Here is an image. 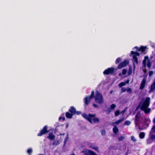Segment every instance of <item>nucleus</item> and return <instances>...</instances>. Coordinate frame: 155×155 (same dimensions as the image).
<instances>
[{"instance_id": "50", "label": "nucleus", "mask_w": 155, "mask_h": 155, "mask_svg": "<svg viewBox=\"0 0 155 155\" xmlns=\"http://www.w3.org/2000/svg\"><path fill=\"white\" fill-rule=\"evenodd\" d=\"M62 117H59V120H61V119H62Z\"/></svg>"}, {"instance_id": "11", "label": "nucleus", "mask_w": 155, "mask_h": 155, "mask_svg": "<svg viewBox=\"0 0 155 155\" xmlns=\"http://www.w3.org/2000/svg\"><path fill=\"white\" fill-rule=\"evenodd\" d=\"M124 118L119 119L117 121L112 122L111 124V125L112 126H116V125H118L121 122L124 121Z\"/></svg>"}, {"instance_id": "36", "label": "nucleus", "mask_w": 155, "mask_h": 155, "mask_svg": "<svg viewBox=\"0 0 155 155\" xmlns=\"http://www.w3.org/2000/svg\"><path fill=\"white\" fill-rule=\"evenodd\" d=\"M127 70L125 69H123L122 71V73L123 74H125L127 72Z\"/></svg>"}, {"instance_id": "49", "label": "nucleus", "mask_w": 155, "mask_h": 155, "mask_svg": "<svg viewBox=\"0 0 155 155\" xmlns=\"http://www.w3.org/2000/svg\"><path fill=\"white\" fill-rule=\"evenodd\" d=\"M62 119L63 120H65V118L64 117H62Z\"/></svg>"}, {"instance_id": "24", "label": "nucleus", "mask_w": 155, "mask_h": 155, "mask_svg": "<svg viewBox=\"0 0 155 155\" xmlns=\"http://www.w3.org/2000/svg\"><path fill=\"white\" fill-rule=\"evenodd\" d=\"M132 68L131 67H129V71L128 72V74L129 75H130L132 72Z\"/></svg>"}, {"instance_id": "5", "label": "nucleus", "mask_w": 155, "mask_h": 155, "mask_svg": "<svg viewBox=\"0 0 155 155\" xmlns=\"http://www.w3.org/2000/svg\"><path fill=\"white\" fill-rule=\"evenodd\" d=\"M94 91H92L91 92V95L89 96L86 97L84 99L85 105H87L88 104L90 100L94 97Z\"/></svg>"}, {"instance_id": "51", "label": "nucleus", "mask_w": 155, "mask_h": 155, "mask_svg": "<svg viewBox=\"0 0 155 155\" xmlns=\"http://www.w3.org/2000/svg\"><path fill=\"white\" fill-rule=\"evenodd\" d=\"M65 134L64 133L63 134H60V135H64Z\"/></svg>"}, {"instance_id": "15", "label": "nucleus", "mask_w": 155, "mask_h": 155, "mask_svg": "<svg viewBox=\"0 0 155 155\" xmlns=\"http://www.w3.org/2000/svg\"><path fill=\"white\" fill-rule=\"evenodd\" d=\"M91 150H84L82 152L84 153V155H90Z\"/></svg>"}, {"instance_id": "3", "label": "nucleus", "mask_w": 155, "mask_h": 155, "mask_svg": "<svg viewBox=\"0 0 155 155\" xmlns=\"http://www.w3.org/2000/svg\"><path fill=\"white\" fill-rule=\"evenodd\" d=\"M95 99V102L99 104H102L104 103L103 98L102 94L97 91L96 92Z\"/></svg>"}, {"instance_id": "16", "label": "nucleus", "mask_w": 155, "mask_h": 155, "mask_svg": "<svg viewBox=\"0 0 155 155\" xmlns=\"http://www.w3.org/2000/svg\"><path fill=\"white\" fill-rule=\"evenodd\" d=\"M69 112L68 111L66 112L65 113L66 117L68 118H72L73 116V114Z\"/></svg>"}, {"instance_id": "54", "label": "nucleus", "mask_w": 155, "mask_h": 155, "mask_svg": "<svg viewBox=\"0 0 155 155\" xmlns=\"http://www.w3.org/2000/svg\"><path fill=\"white\" fill-rule=\"evenodd\" d=\"M129 80H128V81H127V83H129Z\"/></svg>"}, {"instance_id": "9", "label": "nucleus", "mask_w": 155, "mask_h": 155, "mask_svg": "<svg viewBox=\"0 0 155 155\" xmlns=\"http://www.w3.org/2000/svg\"><path fill=\"white\" fill-rule=\"evenodd\" d=\"M133 68H134V69L136 68L135 65V62L137 64H138V61L137 58L136 57L135 55H134L133 56Z\"/></svg>"}, {"instance_id": "19", "label": "nucleus", "mask_w": 155, "mask_h": 155, "mask_svg": "<svg viewBox=\"0 0 155 155\" xmlns=\"http://www.w3.org/2000/svg\"><path fill=\"white\" fill-rule=\"evenodd\" d=\"M113 126L114 127L113 129V131L114 133L116 134L118 131L119 130L116 126Z\"/></svg>"}, {"instance_id": "38", "label": "nucleus", "mask_w": 155, "mask_h": 155, "mask_svg": "<svg viewBox=\"0 0 155 155\" xmlns=\"http://www.w3.org/2000/svg\"><path fill=\"white\" fill-rule=\"evenodd\" d=\"M90 155H97L95 152L91 150Z\"/></svg>"}, {"instance_id": "6", "label": "nucleus", "mask_w": 155, "mask_h": 155, "mask_svg": "<svg viewBox=\"0 0 155 155\" xmlns=\"http://www.w3.org/2000/svg\"><path fill=\"white\" fill-rule=\"evenodd\" d=\"M141 117V115L140 113L139 112H138L136 114L135 118V122L136 126H137V124L140 123V122L139 121H140V119Z\"/></svg>"}, {"instance_id": "25", "label": "nucleus", "mask_w": 155, "mask_h": 155, "mask_svg": "<svg viewBox=\"0 0 155 155\" xmlns=\"http://www.w3.org/2000/svg\"><path fill=\"white\" fill-rule=\"evenodd\" d=\"M131 124V122L129 120H126L124 123V125H129Z\"/></svg>"}, {"instance_id": "18", "label": "nucleus", "mask_w": 155, "mask_h": 155, "mask_svg": "<svg viewBox=\"0 0 155 155\" xmlns=\"http://www.w3.org/2000/svg\"><path fill=\"white\" fill-rule=\"evenodd\" d=\"M148 58L147 56H145L144 57V59L143 61V67L144 68H145L146 66V60L148 59Z\"/></svg>"}, {"instance_id": "33", "label": "nucleus", "mask_w": 155, "mask_h": 155, "mask_svg": "<svg viewBox=\"0 0 155 155\" xmlns=\"http://www.w3.org/2000/svg\"><path fill=\"white\" fill-rule=\"evenodd\" d=\"M151 65V63L150 61H148V63H147V66L148 67L150 68Z\"/></svg>"}, {"instance_id": "22", "label": "nucleus", "mask_w": 155, "mask_h": 155, "mask_svg": "<svg viewBox=\"0 0 155 155\" xmlns=\"http://www.w3.org/2000/svg\"><path fill=\"white\" fill-rule=\"evenodd\" d=\"M150 137L151 139L153 140L155 139V135L152 134L151 133H150Z\"/></svg>"}, {"instance_id": "52", "label": "nucleus", "mask_w": 155, "mask_h": 155, "mask_svg": "<svg viewBox=\"0 0 155 155\" xmlns=\"http://www.w3.org/2000/svg\"><path fill=\"white\" fill-rule=\"evenodd\" d=\"M81 113V112H78V114H80Z\"/></svg>"}, {"instance_id": "26", "label": "nucleus", "mask_w": 155, "mask_h": 155, "mask_svg": "<svg viewBox=\"0 0 155 155\" xmlns=\"http://www.w3.org/2000/svg\"><path fill=\"white\" fill-rule=\"evenodd\" d=\"M125 84L126 83L125 82H122L119 84V86L120 87H121L123 86H125Z\"/></svg>"}, {"instance_id": "32", "label": "nucleus", "mask_w": 155, "mask_h": 155, "mask_svg": "<svg viewBox=\"0 0 155 155\" xmlns=\"http://www.w3.org/2000/svg\"><path fill=\"white\" fill-rule=\"evenodd\" d=\"M92 149L96 150L97 152H99L98 147H92Z\"/></svg>"}, {"instance_id": "28", "label": "nucleus", "mask_w": 155, "mask_h": 155, "mask_svg": "<svg viewBox=\"0 0 155 155\" xmlns=\"http://www.w3.org/2000/svg\"><path fill=\"white\" fill-rule=\"evenodd\" d=\"M32 152V149L31 148L28 149L27 151V152L28 153L30 154Z\"/></svg>"}, {"instance_id": "21", "label": "nucleus", "mask_w": 155, "mask_h": 155, "mask_svg": "<svg viewBox=\"0 0 155 155\" xmlns=\"http://www.w3.org/2000/svg\"><path fill=\"white\" fill-rule=\"evenodd\" d=\"M131 55H133L134 54H135L137 56H139L140 55L139 53L137 52H135L133 51H132L131 52Z\"/></svg>"}, {"instance_id": "34", "label": "nucleus", "mask_w": 155, "mask_h": 155, "mask_svg": "<svg viewBox=\"0 0 155 155\" xmlns=\"http://www.w3.org/2000/svg\"><path fill=\"white\" fill-rule=\"evenodd\" d=\"M120 114V111L118 110H117L115 113V115L116 116H118Z\"/></svg>"}, {"instance_id": "2", "label": "nucleus", "mask_w": 155, "mask_h": 155, "mask_svg": "<svg viewBox=\"0 0 155 155\" xmlns=\"http://www.w3.org/2000/svg\"><path fill=\"white\" fill-rule=\"evenodd\" d=\"M82 116L84 117L92 124L99 122V119L95 117V114H89L88 115H87L85 114H82Z\"/></svg>"}, {"instance_id": "41", "label": "nucleus", "mask_w": 155, "mask_h": 155, "mask_svg": "<svg viewBox=\"0 0 155 155\" xmlns=\"http://www.w3.org/2000/svg\"><path fill=\"white\" fill-rule=\"evenodd\" d=\"M152 131L153 132H155V126H153L152 128Z\"/></svg>"}, {"instance_id": "35", "label": "nucleus", "mask_w": 155, "mask_h": 155, "mask_svg": "<svg viewBox=\"0 0 155 155\" xmlns=\"http://www.w3.org/2000/svg\"><path fill=\"white\" fill-rule=\"evenodd\" d=\"M124 139V136H120L118 140L119 141H122Z\"/></svg>"}, {"instance_id": "8", "label": "nucleus", "mask_w": 155, "mask_h": 155, "mask_svg": "<svg viewBox=\"0 0 155 155\" xmlns=\"http://www.w3.org/2000/svg\"><path fill=\"white\" fill-rule=\"evenodd\" d=\"M114 68H109L105 70L103 73L104 74H108L112 73L114 71Z\"/></svg>"}, {"instance_id": "20", "label": "nucleus", "mask_w": 155, "mask_h": 155, "mask_svg": "<svg viewBox=\"0 0 155 155\" xmlns=\"http://www.w3.org/2000/svg\"><path fill=\"white\" fill-rule=\"evenodd\" d=\"M139 136L140 138H143L145 137V133L144 132H141L140 133Z\"/></svg>"}, {"instance_id": "4", "label": "nucleus", "mask_w": 155, "mask_h": 155, "mask_svg": "<svg viewBox=\"0 0 155 155\" xmlns=\"http://www.w3.org/2000/svg\"><path fill=\"white\" fill-rule=\"evenodd\" d=\"M48 126L47 125L44 126L42 129L39 131V132L37 134V136L40 137L46 134L49 131L48 130Z\"/></svg>"}, {"instance_id": "44", "label": "nucleus", "mask_w": 155, "mask_h": 155, "mask_svg": "<svg viewBox=\"0 0 155 155\" xmlns=\"http://www.w3.org/2000/svg\"><path fill=\"white\" fill-rule=\"evenodd\" d=\"M68 137H66L65 138V139L64 140V143H65L67 142V141L68 140Z\"/></svg>"}, {"instance_id": "13", "label": "nucleus", "mask_w": 155, "mask_h": 155, "mask_svg": "<svg viewBox=\"0 0 155 155\" xmlns=\"http://www.w3.org/2000/svg\"><path fill=\"white\" fill-rule=\"evenodd\" d=\"M155 89V80L154 81L153 84L151 86L149 90V92L150 93L152 91H154Z\"/></svg>"}, {"instance_id": "42", "label": "nucleus", "mask_w": 155, "mask_h": 155, "mask_svg": "<svg viewBox=\"0 0 155 155\" xmlns=\"http://www.w3.org/2000/svg\"><path fill=\"white\" fill-rule=\"evenodd\" d=\"M151 142V139H149L147 140V142L148 143H149Z\"/></svg>"}, {"instance_id": "12", "label": "nucleus", "mask_w": 155, "mask_h": 155, "mask_svg": "<svg viewBox=\"0 0 155 155\" xmlns=\"http://www.w3.org/2000/svg\"><path fill=\"white\" fill-rule=\"evenodd\" d=\"M47 138L50 140H53L54 139L55 136L52 133L50 132L49 133L48 136L47 137Z\"/></svg>"}, {"instance_id": "37", "label": "nucleus", "mask_w": 155, "mask_h": 155, "mask_svg": "<svg viewBox=\"0 0 155 155\" xmlns=\"http://www.w3.org/2000/svg\"><path fill=\"white\" fill-rule=\"evenodd\" d=\"M127 92H128L130 94L132 92V90L130 88H129L127 89Z\"/></svg>"}, {"instance_id": "47", "label": "nucleus", "mask_w": 155, "mask_h": 155, "mask_svg": "<svg viewBox=\"0 0 155 155\" xmlns=\"http://www.w3.org/2000/svg\"><path fill=\"white\" fill-rule=\"evenodd\" d=\"M137 127V128L139 129H141V128L140 127V126L138 125V124H137V126H136Z\"/></svg>"}, {"instance_id": "31", "label": "nucleus", "mask_w": 155, "mask_h": 155, "mask_svg": "<svg viewBox=\"0 0 155 155\" xmlns=\"http://www.w3.org/2000/svg\"><path fill=\"white\" fill-rule=\"evenodd\" d=\"M131 140L134 142H136V139L134 136H132L131 137Z\"/></svg>"}, {"instance_id": "43", "label": "nucleus", "mask_w": 155, "mask_h": 155, "mask_svg": "<svg viewBox=\"0 0 155 155\" xmlns=\"http://www.w3.org/2000/svg\"><path fill=\"white\" fill-rule=\"evenodd\" d=\"M93 105L94 107H96V108L97 107H98V106L97 105L94 104H93Z\"/></svg>"}, {"instance_id": "53", "label": "nucleus", "mask_w": 155, "mask_h": 155, "mask_svg": "<svg viewBox=\"0 0 155 155\" xmlns=\"http://www.w3.org/2000/svg\"><path fill=\"white\" fill-rule=\"evenodd\" d=\"M148 120V119H145V120H146V121H147V120Z\"/></svg>"}, {"instance_id": "40", "label": "nucleus", "mask_w": 155, "mask_h": 155, "mask_svg": "<svg viewBox=\"0 0 155 155\" xmlns=\"http://www.w3.org/2000/svg\"><path fill=\"white\" fill-rule=\"evenodd\" d=\"M153 71H150L149 72V76H151V75H153Z\"/></svg>"}, {"instance_id": "30", "label": "nucleus", "mask_w": 155, "mask_h": 155, "mask_svg": "<svg viewBox=\"0 0 155 155\" xmlns=\"http://www.w3.org/2000/svg\"><path fill=\"white\" fill-rule=\"evenodd\" d=\"M58 141L57 140V141H54L52 143V145H55L56 146L58 144Z\"/></svg>"}, {"instance_id": "14", "label": "nucleus", "mask_w": 155, "mask_h": 155, "mask_svg": "<svg viewBox=\"0 0 155 155\" xmlns=\"http://www.w3.org/2000/svg\"><path fill=\"white\" fill-rule=\"evenodd\" d=\"M145 83L146 80L144 78H143L141 82V85L140 87V89L142 90L143 88L145 86Z\"/></svg>"}, {"instance_id": "55", "label": "nucleus", "mask_w": 155, "mask_h": 155, "mask_svg": "<svg viewBox=\"0 0 155 155\" xmlns=\"http://www.w3.org/2000/svg\"><path fill=\"white\" fill-rule=\"evenodd\" d=\"M71 155H75V154H71Z\"/></svg>"}, {"instance_id": "10", "label": "nucleus", "mask_w": 155, "mask_h": 155, "mask_svg": "<svg viewBox=\"0 0 155 155\" xmlns=\"http://www.w3.org/2000/svg\"><path fill=\"white\" fill-rule=\"evenodd\" d=\"M68 111L70 112L73 115L76 114L78 113V111H76V109L73 106H71L68 110Z\"/></svg>"}, {"instance_id": "7", "label": "nucleus", "mask_w": 155, "mask_h": 155, "mask_svg": "<svg viewBox=\"0 0 155 155\" xmlns=\"http://www.w3.org/2000/svg\"><path fill=\"white\" fill-rule=\"evenodd\" d=\"M128 63V61L125 60L119 64L118 66V68L121 69L126 66Z\"/></svg>"}, {"instance_id": "23", "label": "nucleus", "mask_w": 155, "mask_h": 155, "mask_svg": "<svg viewBox=\"0 0 155 155\" xmlns=\"http://www.w3.org/2000/svg\"><path fill=\"white\" fill-rule=\"evenodd\" d=\"M101 134L102 136H105L106 134V131L105 130H102L101 131Z\"/></svg>"}, {"instance_id": "27", "label": "nucleus", "mask_w": 155, "mask_h": 155, "mask_svg": "<svg viewBox=\"0 0 155 155\" xmlns=\"http://www.w3.org/2000/svg\"><path fill=\"white\" fill-rule=\"evenodd\" d=\"M116 107V105L114 104H113L111 105L110 106V108H109V109H114Z\"/></svg>"}, {"instance_id": "46", "label": "nucleus", "mask_w": 155, "mask_h": 155, "mask_svg": "<svg viewBox=\"0 0 155 155\" xmlns=\"http://www.w3.org/2000/svg\"><path fill=\"white\" fill-rule=\"evenodd\" d=\"M126 111V110H123L121 112V113H122L123 114V115H124V113Z\"/></svg>"}, {"instance_id": "17", "label": "nucleus", "mask_w": 155, "mask_h": 155, "mask_svg": "<svg viewBox=\"0 0 155 155\" xmlns=\"http://www.w3.org/2000/svg\"><path fill=\"white\" fill-rule=\"evenodd\" d=\"M135 48H136L138 49L139 51H143L145 50V47L142 46L138 49V48L137 47H135L134 48V49Z\"/></svg>"}, {"instance_id": "45", "label": "nucleus", "mask_w": 155, "mask_h": 155, "mask_svg": "<svg viewBox=\"0 0 155 155\" xmlns=\"http://www.w3.org/2000/svg\"><path fill=\"white\" fill-rule=\"evenodd\" d=\"M94 147L93 145V144H91L90 145H89V147L90 148H91L92 149V147Z\"/></svg>"}, {"instance_id": "29", "label": "nucleus", "mask_w": 155, "mask_h": 155, "mask_svg": "<svg viewBox=\"0 0 155 155\" xmlns=\"http://www.w3.org/2000/svg\"><path fill=\"white\" fill-rule=\"evenodd\" d=\"M121 61V59L120 58H117L116 61V63L117 64L118 63Z\"/></svg>"}, {"instance_id": "48", "label": "nucleus", "mask_w": 155, "mask_h": 155, "mask_svg": "<svg viewBox=\"0 0 155 155\" xmlns=\"http://www.w3.org/2000/svg\"><path fill=\"white\" fill-rule=\"evenodd\" d=\"M143 71L144 72V73H146L147 71L146 69H143Z\"/></svg>"}, {"instance_id": "1", "label": "nucleus", "mask_w": 155, "mask_h": 155, "mask_svg": "<svg viewBox=\"0 0 155 155\" xmlns=\"http://www.w3.org/2000/svg\"><path fill=\"white\" fill-rule=\"evenodd\" d=\"M150 99L149 97L143 99L139 105L140 109L146 114L149 113L151 110L150 108L148 107L150 105Z\"/></svg>"}, {"instance_id": "39", "label": "nucleus", "mask_w": 155, "mask_h": 155, "mask_svg": "<svg viewBox=\"0 0 155 155\" xmlns=\"http://www.w3.org/2000/svg\"><path fill=\"white\" fill-rule=\"evenodd\" d=\"M121 90L122 92H124L126 91V89L122 87L121 88Z\"/></svg>"}]
</instances>
